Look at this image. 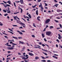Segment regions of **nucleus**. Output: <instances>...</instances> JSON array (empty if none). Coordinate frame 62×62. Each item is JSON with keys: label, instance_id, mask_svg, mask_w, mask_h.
I'll list each match as a JSON object with an SVG mask.
<instances>
[{"label": "nucleus", "instance_id": "nucleus-25", "mask_svg": "<svg viewBox=\"0 0 62 62\" xmlns=\"http://www.w3.org/2000/svg\"><path fill=\"white\" fill-rule=\"evenodd\" d=\"M57 12H60L61 11V10H59V9L58 10H57Z\"/></svg>", "mask_w": 62, "mask_h": 62}, {"label": "nucleus", "instance_id": "nucleus-4", "mask_svg": "<svg viewBox=\"0 0 62 62\" xmlns=\"http://www.w3.org/2000/svg\"><path fill=\"white\" fill-rule=\"evenodd\" d=\"M50 21V19H47L45 22L46 23H49Z\"/></svg>", "mask_w": 62, "mask_h": 62}, {"label": "nucleus", "instance_id": "nucleus-6", "mask_svg": "<svg viewBox=\"0 0 62 62\" xmlns=\"http://www.w3.org/2000/svg\"><path fill=\"white\" fill-rule=\"evenodd\" d=\"M19 44H25V43H24L23 42H21V41H19Z\"/></svg>", "mask_w": 62, "mask_h": 62}, {"label": "nucleus", "instance_id": "nucleus-48", "mask_svg": "<svg viewBox=\"0 0 62 62\" xmlns=\"http://www.w3.org/2000/svg\"><path fill=\"white\" fill-rule=\"evenodd\" d=\"M33 26L34 27H36V26L35 25V23H34L33 24Z\"/></svg>", "mask_w": 62, "mask_h": 62}, {"label": "nucleus", "instance_id": "nucleus-13", "mask_svg": "<svg viewBox=\"0 0 62 62\" xmlns=\"http://www.w3.org/2000/svg\"><path fill=\"white\" fill-rule=\"evenodd\" d=\"M6 10L7 11V13H11V11L10 10H8L6 9Z\"/></svg>", "mask_w": 62, "mask_h": 62}, {"label": "nucleus", "instance_id": "nucleus-44", "mask_svg": "<svg viewBox=\"0 0 62 62\" xmlns=\"http://www.w3.org/2000/svg\"><path fill=\"white\" fill-rule=\"evenodd\" d=\"M3 11H4V12H7V11L5 10H3Z\"/></svg>", "mask_w": 62, "mask_h": 62}, {"label": "nucleus", "instance_id": "nucleus-49", "mask_svg": "<svg viewBox=\"0 0 62 62\" xmlns=\"http://www.w3.org/2000/svg\"><path fill=\"white\" fill-rule=\"evenodd\" d=\"M4 15L5 16H7V15H8V14H6Z\"/></svg>", "mask_w": 62, "mask_h": 62}, {"label": "nucleus", "instance_id": "nucleus-23", "mask_svg": "<svg viewBox=\"0 0 62 62\" xmlns=\"http://www.w3.org/2000/svg\"><path fill=\"white\" fill-rule=\"evenodd\" d=\"M40 19V17L39 16L38 17H37V19L39 21H40V19Z\"/></svg>", "mask_w": 62, "mask_h": 62}, {"label": "nucleus", "instance_id": "nucleus-37", "mask_svg": "<svg viewBox=\"0 0 62 62\" xmlns=\"http://www.w3.org/2000/svg\"><path fill=\"white\" fill-rule=\"evenodd\" d=\"M43 54H45V55H47V53H44V52H43Z\"/></svg>", "mask_w": 62, "mask_h": 62}, {"label": "nucleus", "instance_id": "nucleus-14", "mask_svg": "<svg viewBox=\"0 0 62 62\" xmlns=\"http://www.w3.org/2000/svg\"><path fill=\"white\" fill-rule=\"evenodd\" d=\"M19 23L20 24H22V25H23L25 26V25L24 23H22V22H21V23Z\"/></svg>", "mask_w": 62, "mask_h": 62}, {"label": "nucleus", "instance_id": "nucleus-11", "mask_svg": "<svg viewBox=\"0 0 62 62\" xmlns=\"http://www.w3.org/2000/svg\"><path fill=\"white\" fill-rule=\"evenodd\" d=\"M20 2L22 4H23V0H20Z\"/></svg>", "mask_w": 62, "mask_h": 62}, {"label": "nucleus", "instance_id": "nucleus-2", "mask_svg": "<svg viewBox=\"0 0 62 62\" xmlns=\"http://www.w3.org/2000/svg\"><path fill=\"white\" fill-rule=\"evenodd\" d=\"M46 36H48L49 37H51L53 35V33L50 31H48L46 32Z\"/></svg>", "mask_w": 62, "mask_h": 62}, {"label": "nucleus", "instance_id": "nucleus-63", "mask_svg": "<svg viewBox=\"0 0 62 62\" xmlns=\"http://www.w3.org/2000/svg\"><path fill=\"white\" fill-rule=\"evenodd\" d=\"M8 10H9V7L7 8Z\"/></svg>", "mask_w": 62, "mask_h": 62}, {"label": "nucleus", "instance_id": "nucleus-26", "mask_svg": "<svg viewBox=\"0 0 62 62\" xmlns=\"http://www.w3.org/2000/svg\"><path fill=\"white\" fill-rule=\"evenodd\" d=\"M53 28H54V27L53 26H50L49 27L50 29H52Z\"/></svg>", "mask_w": 62, "mask_h": 62}, {"label": "nucleus", "instance_id": "nucleus-27", "mask_svg": "<svg viewBox=\"0 0 62 62\" xmlns=\"http://www.w3.org/2000/svg\"><path fill=\"white\" fill-rule=\"evenodd\" d=\"M58 4H56L55 5H54V6H55L56 7H57V6H58Z\"/></svg>", "mask_w": 62, "mask_h": 62}, {"label": "nucleus", "instance_id": "nucleus-46", "mask_svg": "<svg viewBox=\"0 0 62 62\" xmlns=\"http://www.w3.org/2000/svg\"><path fill=\"white\" fill-rule=\"evenodd\" d=\"M44 4H45V6L46 7V6H47L48 5H47V4H46L45 3H44Z\"/></svg>", "mask_w": 62, "mask_h": 62}, {"label": "nucleus", "instance_id": "nucleus-32", "mask_svg": "<svg viewBox=\"0 0 62 62\" xmlns=\"http://www.w3.org/2000/svg\"><path fill=\"white\" fill-rule=\"evenodd\" d=\"M20 9H21V13H22L23 12V9L21 8H20Z\"/></svg>", "mask_w": 62, "mask_h": 62}, {"label": "nucleus", "instance_id": "nucleus-24", "mask_svg": "<svg viewBox=\"0 0 62 62\" xmlns=\"http://www.w3.org/2000/svg\"><path fill=\"white\" fill-rule=\"evenodd\" d=\"M41 61H42V62H46V60H41Z\"/></svg>", "mask_w": 62, "mask_h": 62}, {"label": "nucleus", "instance_id": "nucleus-29", "mask_svg": "<svg viewBox=\"0 0 62 62\" xmlns=\"http://www.w3.org/2000/svg\"><path fill=\"white\" fill-rule=\"evenodd\" d=\"M8 32H9V33H11V34H14V33L11 32V31H8Z\"/></svg>", "mask_w": 62, "mask_h": 62}, {"label": "nucleus", "instance_id": "nucleus-45", "mask_svg": "<svg viewBox=\"0 0 62 62\" xmlns=\"http://www.w3.org/2000/svg\"><path fill=\"white\" fill-rule=\"evenodd\" d=\"M9 59H11L10 58H7V60H8Z\"/></svg>", "mask_w": 62, "mask_h": 62}, {"label": "nucleus", "instance_id": "nucleus-56", "mask_svg": "<svg viewBox=\"0 0 62 62\" xmlns=\"http://www.w3.org/2000/svg\"><path fill=\"white\" fill-rule=\"evenodd\" d=\"M40 1H41V0H38V2H40Z\"/></svg>", "mask_w": 62, "mask_h": 62}, {"label": "nucleus", "instance_id": "nucleus-1", "mask_svg": "<svg viewBox=\"0 0 62 62\" xmlns=\"http://www.w3.org/2000/svg\"><path fill=\"white\" fill-rule=\"evenodd\" d=\"M13 45L12 46V47H8L7 48L8 50H13V49H14V47H15V45H18V44H14V43H12V44Z\"/></svg>", "mask_w": 62, "mask_h": 62}, {"label": "nucleus", "instance_id": "nucleus-47", "mask_svg": "<svg viewBox=\"0 0 62 62\" xmlns=\"http://www.w3.org/2000/svg\"><path fill=\"white\" fill-rule=\"evenodd\" d=\"M61 38H62L61 37H58V39H61Z\"/></svg>", "mask_w": 62, "mask_h": 62}, {"label": "nucleus", "instance_id": "nucleus-10", "mask_svg": "<svg viewBox=\"0 0 62 62\" xmlns=\"http://www.w3.org/2000/svg\"><path fill=\"white\" fill-rule=\"evenodd\" d=\"M8 30H10V31H12V32H13V30H12L14 29V28H12V29H11L9 28L8 29Z\"/></svg>", "mask_w": 62, "mask_h": 62}, {"label": "nucleus", "instance_id": "nucleus-21", "mask_svg": "<svg viewBox=\"0 0 62 62\" xmlns=\"http://www.w3.org/2000/svg\"><path fill=\"white\" fill-rule=\"evenodd\" d=\"M0 26H3V24L0 22Z\"/></svg>", "mask_w": 62, "mask_h": 62}, {"label": "nucleus", "instance_id": "nucleus-19", "mask_svg": "<svg viewBox=\"0 0 62 62\" xmlns=\"http://www.w3.org/2000/svg\"><path fill=\"white\" fill-rule=\"evenodd\" d=\"M38 12H39L38 10H37L36 11V15H38Z\"/></svg>", "mask_w": 62, "mask_h": 62}, {"label": "nucleus", "instance_id": "nucleus-62", "mask_svg": "<svg viewBox=\"0 0 62 62\" xmlns=\"http://www.w3.org/2000/svg\"><path fill=\"white\" fill-rule=\"evenodd\" d=\"M18 54H19V55H21V54L19 53H18Z\"/></svg>", "mask_w": 62, "mask_h": 62}, {"label": "nucleus", "instance_id": "nucleus-9", "mask_svg": "<svg viewBox=\"0 0 62 62\" xmlns=\"http://www.w3.org/2000/svg\"><path fill=\"white\" fill-rule=\"evenodd\" d=\"M7 3H8L9 4V5H11V1L10 0L7 1Z\"/></svg>", "mask_w": 62, "mask_h": 62}, {"label": "nucleus", "instance_id": "nucleus-41", "mask_svg": "<svg viewBox=\"0 0 62 62\" xmlns=\"http://www.w3.org/2000/svg\"><path fill=\"white\" fill-rule=\"evenodd\" d=\"M55 22L56 23H58V22H59L58 21L56 20H55Z\"/></svg>", "mask_w": 62, "mask_h": 62}, {"label": "nucleus", "instance_id": "nucleus-61", "mask_svg": "<svg viewBox=\"0 0 62 62\" xmlns=\"http://www.w3.org/2000/svg\"><path fill=\"white\" fill-rule=\"evenodd\" d=\"M21 31L22 32H25V31H23V30H22Z\"/></svg>", "mask_w": 62, "mask_h": 62}, {"label": "nucleus", "instance_id": "nucleus-60", "mask_svg": "<svg viewBox=\"0 0 62 62\" xmlns=\"http://www.w3.org/2000/svg\"><path fill=\"white\" fill-rule=\"evenodd\" d=\"M4 37H5L6 39H8V37L6 36H5Z\"/></svg>", "mask_w": 62, "mask_h": 62}, {"label": "nucleus", "instance_id": "nucleus-20", "mask_svg": "<svg viewBox=\"0 0 62 62\" xmlns=\"http://www.w3.org/2000/svg\"><path fill=\"white\" fill-rule=\"evenodd\" d=\"M39 8H41V7H42V4H41V3H40V5H39Z\"/></svg>", "mask_w": 62, "mask_h": 62}, {"label": "nucleus", "instance_id": "nucleus-57", "mask_svg": "<svg viewBox=\"0 0 62 62\" xmlns=\"http://www.w3.org/2000/svg\"><path fill=\"white\" fill-rule=\"evenodd\" d=\"M44 39L45 41H47V40H46L45 39Z\"/></svg>", "mask_w": 62, "mask_h": 62}, {"label": "nucleus", "instance_id": "nucleus-51", "mask_svg": "<svg viewBox=\"0 0 62 62\" xmlns=\"http://www.w3.org/2000/svg\"><path fill=\"white\" fill-rule=\"evenodd\" d=\"M3 2L5 4H7V2H6L5 1H3Z\"/></svg>", "mask_w": 62, "mask_h": 62}, {"label": "nucleus", "instance_id": "nucleus-12", "mask_svg": "<svg viewBox=\"0 0 62 62\" xmlns=\"http://www.w3.org/2000/svg\"><path fill=\"white\" fill-rule=\"evenodd\" d=\"M17 16H13L14 18V19L15 20H17V18H17Z\"/></svg>", "mask_w": 62, "mask_h": 62}, {"label": "nucleus", "instance_id": "nucleus-17", "mask_svg": "<svg viewBox=\"0 0 62 62\" xmlns=\"http://www.w3.org/2000/svg\"><path fill=\"white\" fill-rule=\"evenodd\" d=\"M9 44V43H7V46H11V45H8Z\"/></svg>", "mask_w": 62, "mask_h": 62}, {"label": "nucleus", "instance_id": "nucleus-43", "mask_svg": "<svg viewBox=\"0 0 62 62\" xmlns=\"http://www.w3.org/2000/svg\"><path fill=\"white\" fill-rule=\"evenodd\" d=\"M41 57L42 58V59H46V58H44L43 56H42Z\"/></svg>", "mask_w": 62, "mask_h": 62}, {"label": "nucleus", "instance_id": "nucleus-50", "mask_svg": "<svg viewBox=\"0 0 62 62\" xmlns=\"http://www.w3.org/2000/svg\"><path fill=\"white\" fill-rule=\"evenodd\" d=\"M60 27L61 28H62V25H61V24H60Z\"/></svg>", "mask_w": 62, "mask_h": 62}, {"label": "nucleus", "instance_id": "nucleus-40", "mask_svg": "<svg viewBox=\"0 0 62 62\" xmlns=\"http://www.w3.org/2000/svg\"><path fill=\"white\" fill-rule=\"evenodd\" d=\"M42 46H43V47H44V46H45V45L44 44H42Z\"/></svg>", "mask_w": 62, "mask_h": 62}, {"label": "nucleus", "instance_id": "nucleus-58", "mask_svg": "<svg viewBox=\"0 0 62 62\" xmlns=\"http://www.w3.org/2000/svg\"><path fill=\"white\" fill-rule=\"evenodd\" d=\"M3 6H4V7H7V5H3Z\"/></svg>", "mask_w": 62, "mask_h": 62}, {"label": "nucleus", "instance_id": "nucleus-34", "mask_svg": "<svg viewBox=\"0 0 62 62\" xmlns=\"http://www.w3.org/2000/svg\"><path fill=\"white\" fill-rule=\"evenodd\" d=\"M18 38L19 39H23V38L21 37H19Z\"/></svg>", "mask_w": 62, "mask_h": 62}, {"label": "nucleus", "instance_id": "nucleus-7", "mask_svg": "<svg viewBox=\"0 0 62 62\" xmlns=\"http://www.w3.org/2000/svg\"><path fill=\"white\" fill-rule=\"evenodd\" d=\"M29 54L31 56H34V54L31 53H29Z\"/></svg>", "mask_w": 62, "mask_h": 62}, {"label": "nucleus", "instance_id": "nucleus-54", "mask_svg": "<svg viewBox=\"0 0 62 62\" xmlns=\"http://www.w3.org/2000/svg\"><path fill=\"white\" fill-rule=\"evenodd\" d=\"M13 26H18L16 25H13Z\"/></svg>", "mask_w": 62, "mask_h": 62}, {"label": "nucleus", "instance_id": "nucleus-42", "mask_svg": "<svg viewBox=\"0 0 62 62\" xmlns=\"http://www.w3.org/2000/svg\"><path fill=\"white\" fill-rule=\"evenodd\" d=\"M42 44V43L41 42H40L39 43V45H42V44Z\"/></svg>", "mask_w": 62, "mask_h": 62}, {"label": "nucleus", "instance_id": "nucleus-30", "mask_svg": "<svg viewBox=\"0 0 62 62\" xmlns=\"http://www.w3.org/2000/svg\"><path fill=\"white\" fill-rule=\"evenodd\" d=\"M14 6L15 7V8H16V3H15V2H14Z\"/></svg>", "mask_w": 62, "mask_h": 62}, {"label": "nucleus", "instance_id": "nucleus-5", "mask_svg": "<svg viewBox=\"0 0 62 62\" xmlns=\"http://www.w3.org/2000/svg\"><path fill=\"white\" fill-rule=\"evenodd\" d=\"M17 32H18V33H19V34H20V35H23V33L22 32L20 31H17Z\"/></svg>", "mask_w": 62, "mask_h": 62}, {"label": "nucleus", "instance_id": "nucleus-16", "mask_svg": "<svg viewBox=\"0 0 62 62\" xmlns=\"http://www.w3.org/2000/svg\"><path fill=\"white\" fill-rule=\"evenodd\" d=\"M12 38H14V39H18V38L16 37H14V36L12 37Z\"/></svg>", "mask_w": 62, "mask_h": 62}, {"label": "nucleus", "instance_id": "nucleus-53", "mask_svg": "<svg viewBox=\"0 0 62 62\" xmlns=\"http://www.w3.org/2000/svg\"><path fill=\"white\" fill-rule=\"evenodd\" d=\"M58 36H59V37H61V35L60 34H58Z\"/></svg>", "mask_w": 62, "mask_h": 62}, {"label": "nucleus", "instance_id": "nucleus-8", "mask_svg": "<svg viewBox=\"0 0 62 62\" xmlns=\"http://www.w3.org/2000/svg\"><path fill=\"white\" fill-rule=\"evenodd\" d=\"M17 21V23H19L20 24V23H22V22L20 21L19 20H16Z\"/></svg>", "mask_w": 62, "mask_h": 62}, {"label": "nucleus", "instance_id": "nucleus-22", "mask_svg": "<svg viewBox=\"0 0 62 62\" xmlns=\"http://www.w3.org/2000/svg\"><path fill=\"white\" fill-rule=\"evenodd\" d=\"M37 6V5H35L34 6H32V8H35V7H36V6Z\"/></svg>", "mask_w": 62, "mask_h": 62}, {"label": "nucleus", "instance_id": "nucleus-31", "mask_svg": "<svg viewBox=\"0 0 62 62\" xmlns=\"http://www.w3.org/2000/svg\"><path fill=\"white\" fill-rule=\"evenodd\" d=\"M28 16H29V17L30 18H31V15L30 14H29L28 15Z\"/></svg>", "mask_w": 62, "mask_h": 62}, {"label": "nucleus", "instance_id": "nucleus-38", "mask_svg": "<svg viewBox=\"0 0 62 62\" xmlns=\"http://www.w3.org/2000/svg\"><path fill=\"white\" fill-rule=\"evenodd\" d=\"M34 48H39V49H41V48L40 47H34Z\"/></svg>", "mask_w": 62, "mask_h": 62}, {"label": "nucleus", "instance_id": "nucleus-52", "mask_svg": "<svg viewBox=\"0 0 62 62\" xmlns=\"http://www.w3.org/2000/svg\"><path fill=\"white\" fill-rule=\"evenodd\" d=\"M46 31V28H45L43 30V31L44 32H45V31Z\"/></svg>", "mask_w": 62, "mask_h": 62}, {"label": "nucleus", "instance_id": "nucleus-55", "mask_svg": "<svg viewBox=\"0 0 62 62\" xmlns=\"http://www.w3.org/2000/svg\"><path fill=\"white\" fill-rule=\"evenodd\" d=\"M51 61L50 60H48L47 61V62H50Z\"/></svg>", "mask_w": 62, "mask_h": 62}, {"label": "nucleus", "instance_id": "nucleus-18", "mask_svg": "<svg viewBox=\"0 0 62 62\" xmlns=\"http://www.w3.org/2000/svg\"><path fill=\"white\" fill-rule=\"evenodd\" d=\"M39 58L38 56H36L35 57V59L36 60H37L38 59H39Z\"/></svg>", "mask_w": 62, "mask_h": 62}, {"label": "nucleus", "instance_id": "nucleus-39", "mask_svg": "<svg viewBox=\"0 0 62 62\" xmlns=\"http://www.w3.org/2000/svg\"><path fill=\"white\" fill-rule=\"evenodd\" d=\"M56 41H57V42H58V43H59V41L58 39H57L56 40Z\"/></svg>", "mask_w": 62, "mask_h": 62}, {"label": "nucleus", "instance_id": "nucleus-64", "mask_svg": "<svg viewBox=\"0 0 62 62\" xmlns=\"http://www.w3.org/2000/svg\"><path fill=\"white\" fill-rule=\"evenodd\" d=\"M60 27H58V28H57V29H60Z\"/></svg>", "mask_w": 62, "mask_h": 62}, {"label": "nucleus", "instance_id": "nucleus-15", "mask_svg": "<svg viewBox=\"0 0 62 62\" xmlns=\"http://www.w3.org/2000/svg\"><path fill=\"white\" fill-rule=\"evenodd\" d=\"M23 16L25 18H28V19H30V18H29V17H27V16H25V15H23Z\"/></svg>", "mask_w": 62, "mask_h": 62}, {"label": "nucleus", "instance_id": "nucleus-28", "mask_svg": "<svg viewBox=\"0 0 62 62\" xmlns=\"http://www.w3.org/2000/svg\"><path fill=\"white\" fill-rule=\"evenodd\" d=\"M19 13V12H18L16 13H14V14H17V13Z\"/></svg>", "mask_w": 62, "mask_h": 62}, {"label": "nucleus", "instance_id": "nucleus-3", "mask_svg": "<svg viewBox=\"0 0 62 62\" xmlns=\"http://www.w3.org/2000/svg\"><path fill=\"white\" fill-rule=\"evenodd\" d=\"M26 57H23L22 58V59H27L29 58L28 55H26Z\"/></svg>", "mask_w": 62, "mask_h": 62}, {"label": "nucleus", "instance_id": "nucleus-59", "mask_svg": "<svg viewBox=\"0 0 62 62\" xmlns=\"http://www.w3.org/2000/svg\"><path fill=\"white\" fill-rule=\"evenodd\" d=\"M41 8L42 10L43 9V8L42 7V6L41 7Z\"/></svg>", "mask_w": 62, "mask_h": 62}, {"label": "nucleus", "instance_id": "nucleus-33", "mask_svg": "<svg viewBox=\"0 0 62 62\" xmlns=\"http://www.w3.org/2000/svg\"><path fill=\"white\" fill-rule=\"evenodd\" d=\"M42 37H43V38H44L45 36H44V34H42Z\"/></svg>", "mask_w": 62, "mask_h": 62}, {"label": "nucleus", "instance_id": "nucleus-35", "mask_svg": "<svg viewBox=\"0 0 62 62\" xmlns=\"http://www.w3.org/2000/svg\"><path fill=\"white\" fill-rule=\"evenodd\" d=\"M31 36L33 38H35V35H31Z\"/></svg>", "mask_w": 62, "mask_h": 62}, {"label": "nucleus", "instance_id": "nucleus-36", "mask_svg": "<svg viewBox=\"0 0 62 62\" xmlns=\"http://www.w3.org/2000/svg\"><path fill=\"white\" fill-rule=\"evenodd\" d=\"M6 6H7V7H10V5H9V4H6Z\"/></svg>", "mask_w": 62, "mask_h": 62}]
</instances>
